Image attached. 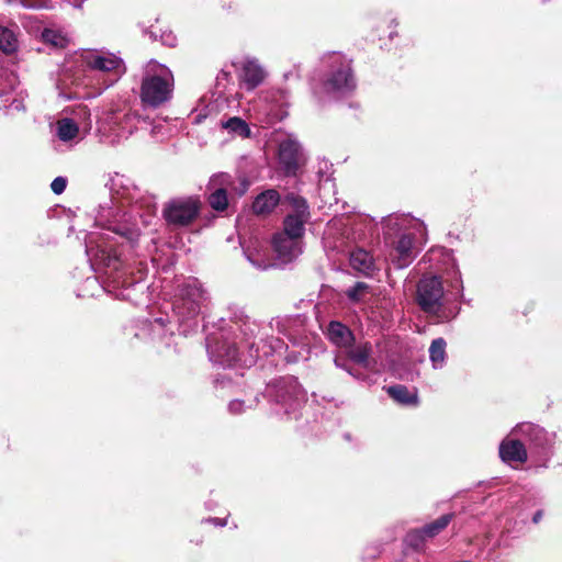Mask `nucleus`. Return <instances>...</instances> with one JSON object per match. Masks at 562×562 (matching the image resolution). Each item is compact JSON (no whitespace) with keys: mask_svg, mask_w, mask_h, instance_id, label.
I'll list each match as a JSON object with an SVG mask.
<instances>
[{"mask_svg":"<svg viewBox=\"0 0 562 562\" xmlns=\"http://www.w3.org/2000/svg\"><path fill=\"white\" fill-rule=\"evenodd\" d=\"M56 134L61 142H70L78 136L79 127L72 119L64 117L57 122Z\"/></svg>","mask_w":562,"mask_h":562,"instance_id":"obj_30","label":"nucleus"},{"mask_svg":"<svg viewBox=\"0 0 562 562\" xmlns=\"http://www.w3.org/2000/svg\"><path fill=\"white\" fill-rule=\"evenodd\" d=\"M249 182L245 178H235V184L233 186L232 193L241 196L248 190Z\"/></svg>","mask_w":562,"mask_h":562,"instance_id":"obj_41","label":"nucleus"},{"mask_svg":"<svg viewBox=\"0 0 562 562\" xmlns=\"http://www.w3.org/2000/svg\"><path fill=\"white\" fill-rule=\"evenodd\" d=\"M447 342L443 338L439 337L431 341L429 347V359L435 370L442 369L446 364Z\"/></svg>","mask_w":562,"mask_h":562,"instance_id":"obj_29","label":"nucleus"},{"mask_svg":"<svg viewBox=\"0 0 562 562\" xmlns=\"http://www.w3.org/2000/svg\"><path fill=\"white\" fill-rule=\"evenodd\" d=\"M387 394L397 403L403 405H416L418 403L417 392L411 391L407 386L397 384L387 387Z\"/></svg>","mask_w":562,"mask_h":562,"instance_id":"obj_28","label":"nucleus"},{"mask_svg":"<svg viewBox=\"0 0 562 562\" xmlns=\"http://www.w3.org/2000/svg\"><path fill=\"white\" fill-rule=\"evenodd\" d=\"M443 296L445 290L440 277L425 274L419 279L416 302L422 311L432 316L438 323L454 318L460 313V307H443Z\"/></svg>","mask_w":562,"mask_h":562,"instance_id":"obj_7","label":"nucleus"},{"mask_svg":"<svg viewBox=\"0 0 562 562\" xmlns=\"http://www.w3.org/2000/svg\"><path fill=\"white\" fill-rule=\"evenodd\" d=\"M286 201L290 203L292 210L285 216L283 231L280 233L301 240L305 231V224L310 218L308 204L304 198L293 193L286 196Z\"/></svg>","mask_w":562,"mask_h":562,"instance_id":"obj_14","label":"nucleus"},{"mask_svg":"<svg viewBox=\"0 0 562 562\" xmlns=\"http://www.w3.org/2000/svg\"><path fill=\"white\" fill-rule=\"evenodd\" d=\"M543 514H544L543 509L536 510V513L531 517L532 522L536 525L539 524L543 518Z\"/></svg>","mask_w":562,"mask_h":562,"instance_id":"obj_45","label":"nucleus"},{"mask_svg":"<svg viewBox=\"0 0 562 562\" xmlns=\"http://www.w3.org/2000/svg\"><path fill=\"white\" fill-rule=\"evenodd\" d=\"M418 225L414 220L404 214H392L383 218L384 240L398 237L403 232H414L413 226Z\"/></svg>","mask_w":562,"mask_h":562,"instance_id":"obj_20","label":"nucleus"},{"mask_svg":"<svg viewBox=\"0 0 562 562\" xmlns=\"http://www.w3.org/2000/svg\"><path fill=\"white\" fill-rule=\"evenodd\" d=\"M351 357V360L358 366L359 369L366 372L370 368V358L372 355V345L368 341L345 349Z\"/></svg>","mask_w":562,"mask_h":562,"instance_id":"obj_24","label":"nucleus"},{"mask_svg":"<svg viewBox=\"0 0 562 562\" xmlns=\"http://www.w3.org/2000/svg\"><path fill=\"white\" fill-rule=\"evenodd\" d=\"M453 514H445L430 524H427L419 529L412 530L407 535L408 543L414 548H418L427 539L439 535L451 522Z\"/></svg>","mask_w":562,"mask_h":562,"instance_id":"obj_15","label":"nucleus"},{"mask_svg":"<svg viewBox=\"0 0 562 562\" xmlns=\"http://www.w3.org/2000/svg\"><path fill=\"white\" fill-rule=\"evenodd\" d=\"M83 79L79 77H71L67 74L64 75L59 88V95L65 100L80 99L83 94L78 90L80 87H85Z\"/></svg>","mask_w":562,"mask_h":562,"instance_id":"obj_26","label":"nucleus"},{"mask_svg":"<svg viewBox=\"0 0 562 562\" xmlns=\"http://www.w3.org/2000/svg\"><path fill=\"white\" fill-rule=\"evenodd\" d=\"M369 289V285L364 282H357L351 288L347 289L346 295L351 302H360L363 293Z\"/></svg>","mask_w":562,"mask_h":562,"instance_id":"obj_39","label":"nucleus"},{"mask_svg":"<svg viewBox=\"0 0 562 562\" xmlns=\"http://www.w3.org/2000/svg\"><path fill=\"white\" fill-rule=\"evenodd\" d=\"M326 72L322 79V92L330 99H341L356 89L351 60L340 53H329L323 57Z\"/></svg>","mask_w":562,"mask_h":562,"instance_id":"obj_5","label":"nucleus"},{"mask_svg":"<svg viewBox=\"0 0 562 562\" xmlns=\"http://www.w3.org/2000/svg\"><path fill=\"white\" fill-rule=\"evenodd\" d=\"M201 201L195 196H178L164 204L162 218L172 229L190 226L199 216Z\"/></svg>","mask_w":562,"mask_h":562,"instance_id":"obj_10","label":"nucleus"},{"mask_svg":"<svg viewBox=\"0 0 562 562\" xmlns=\"http://www.w3.org/2000/svg\"><path fill=\"white\" fill-rule=\"evenodd\" d=\"M510 434L525 441L528 446L530 457L538 467L547 468L548 462L555 452L554 443L557 434L548 432L539 425L528 422L516 425Z\"/></svg>","mask_w":562,"mask_h":562,"instance_id":"obj_8","label":"nucleus"},{"mask_svg":"<svg viewBox=\"0 0 562 562\" xmlns=\"http://www.w3.org/2000/svg\"><path fill=\"white\" fill-rule=\"evenodd\" d=\"M42 37L46 43L56 47H64L66 44V37L54 30L45 29L42 33Z\"/></svg>","mask_w":562,"mask_h":562,"instance_id":"obj_37","label":"nucleus"},{"mask_svg":"<svg viewBox=\"0 0 562 562\" xmlns=\"http://www.w3.org/2000/svg\"><path fill=\"white\" fill-rule=\"evenodd\" d=\"M240 82L247 90H254L259 87L267 76L265 68L258 59L246 57L239 63Z\"/></svg>","mask_w":562,"mask_h":562,"instance_id":"obj_17","label":"nucleus"},{"mask_svg":"<svg viewBox=\"0 0 562 562\" xmlns=\"http://www.w3.org/2000/svg\"><path fill=\"white\" fill-rule=\"evenodd\" d=\"M499 457L507 464H522L528 460V449L519 437L505 438L499 443Z\"/></svg>","mask_w":562,"mask_h":562,"instance_id":"obj_16","label":"nucleus"},{"mask_svg":"<svg viewBox=\"0 0 562 562\" xmlns=\"http://www.w3.org/2000/svg\"><path fill=\"white\" fill-rule=\"evenodd\" d=\"M221 125L224 130L235 136L247 138L251 134L247 122L238 116L229 117L228 120L223 121Z\"/></svg>","mask_w":562,"mask_h":562,"instance_id":"obj_31","label":"nucleus"},{"mask_svg":"<svg viewBox=\"0 0 562 562\" xmlns=\"http://www.w3.org/2000/svg\"><path fill=\"white\" fill-rule=\"evenodd\" d=\"M149 122L150 124H142V128L149 130V134L151 137L162 140L168 136L166 127L161 123L156 122L150 117Z\"/></svg>","mask_w":562,"mask_h":562,"instance_id":"obj_36","label":"nucleus"},{"mask_svg":"<svg viewBox=\"0 0 562 562\" xmlns=\"http://www.w3.org/2000/svg\"><path fill=\"white\" fill-rule=\"evenodd\" d=\"M258 397L256 396L254 400L249 401V403L246 405L244 401L241 400H233L228 404V409L232 414H241L246 412L247 408H254L257 406Z\"/></svg>","mask_w":562,"mask_h":562,"instance_id":"obj_38","label":"nucleus"},{"mask_svg":"<svg viewBox=\"0 0 562 562\" xmlns=\"http://www.w3.org/2000/svg\"><path fill=\"white\" fill-rule=\"evenodd\" d=\"M307 157L300 142L288 136L280 140L278 146V169L286 177H296L305 166Z\"/></svg>","mask_w":562,"mask_h":562,"instance_id":"obj_11","label":"nucleus"},{"mask_svg":"<svg viewBox=\"0 0 562 562\" xmlns=\"http://www.w3.org/2000/svg\"><path fill=\"white\" fill-rule=\"evenodd\" d=\"M280 202V194L274 189H268L258 194L252 203V210L258 215L269 214Z\"/></svg>","mask_w":562,"mask_h":562,"instance_id":"obj_23","label":"nucleus"},{"mask_svg":"<svg viewBox=\"0 0 562 562\" xmlns=\"http://www.w3.org/2000/svg\"><path fill=\"white\" fill-rule=\"evenodd\" d=\"M18 41L13 31L8 27L0 26V50L12 53L16 49Z\"/></svg>","mask_w":562,"mask_h":562,"instance_id":"obj_33","label":"nucleus"},{"mask_svg":"<svg viewBox=\"0 0 562 562\" xmlns=\"http://www.w3.org/2000/svg\"><path fill=\"white\" fill-rule=\"evenodd\" d=\"M209 302V293L195 278H189L177 286L172 313L179 331L188 336L199 327V316Z\"/></svg>","mask_w":562,"mask_h":562,"instance_id":"obj_3","label":"nucleus"},{"mask_svg":"<svg viewBox=\"0 0 562 562\" xmlns=\"http://www.w3.org/2000/svg\"><path fill=\"white\" fill-rule=\"evenodd\" d=\"M81 60L88 70L100 75L101 91L112 87L126 72L123 58L110 50H86L81 54Z\"/></svg>","mask_w":562,"mask_h":562,"instance_id":"obj_9","label":"nucleus"},{"mask_svg":"<svg viewBox=\"0 0 562 562\" xmlns=\"http://www.w3.org/2000/svg\"><path fill=\"white\" fill-rule=\"evenodd\" d=\"M228 328L217 336L211 334L206 337V349L210 360L222 367L236 364L250 367L262 355L268 357L281 352L286 345L279 338L257 342L260 326L251 321L243 308H229Z\"/></svg>","mask_w":562,"mask_h":562,"instance_id":"obj_2","label":"nucleus"},{"mask_svg":"<svg viewBox=\"0 0 562 562\" xmlns=\"http://www.w3.org/2000/svg\"><path fill=\"white\" fill-rule=\"evenodd\" d=\"M159 30L157 27L150 26L148 30H145V34L148 35V37L151 41H158L159 40Z\"/></svg>","mask_w":562,"mask_h":562,"instance_id":"obj_44","label":"nucleus"},{"mask_svg":"<svg viewBox=\"0 0 562 562\" xmlns=\"http://www.w3.org/2000/svg\"><path fill=\"white\" fill-rule=\"evenodd\" d=\"M325 335L333 345L340 349L349 348L355 344V335L351 329L338 321L329 322Z\"/></svg>","mask_w":562,"mask_h":562,"instance_id":"obj_21","label":"nucleus"},{"mask_svg":"<svg viewBox=\"0 0 562 562\" xmlns=\"http://www.w3.org/2000/svg\"><path fill=\"white\" fill-rule=\"evenodd\" d=\"M159 41L162 45L175 47L177 45V36L169 30H159Z\"/></svg>","mask_w":562,"mask_h":562,"instance_id":"obj_40","label":"nucleus"},{"mask_svg":"<svg viewBox=\"0 0 562 562\" xmlns=\"http://www.w3.org/2000/svg\"><path fill=\"white\" fill-rule=\"evenodd\" d=\"M265 396L271 404L274 414L279 416L297 417V412L306 402V394L297 379L288 375L269 382Z\"/></svg>","mask_w":562,"mask_h":562,"instance_id":"obj_6","label":"nucleus"},{"mask_svg":"<svg viewBox=\"0 0 562 562\" xmlns=\"http://www.w3.org/2000/svg\"><path fill=\"white\" fill-rule=\"evenodd\" d=\"M387 258L396 269L407 268L417 257L415 232H403L398 237L385 240Z\"/></svg>","mask_w":562,"mask_h":562,"instance_id":"obj_12","label":"nucleus"},{"mask_svg":"<svg viewBox=\"0 0 562 562\" xmlns=\"http://www.w3.org/2000/svg\"><path fill=\"white\" fill-rule=\"evenodd\" d=\"M207 521L221 527H224L226 525V518H209Z\"/></svg>","mask_w":562,"mask_h":562,"instance_id":"obj_46","label":"nucleus"},{"mask_svg":"<svg viewBox=\"0 0 562 562\" xmlns=\"http://www.w3.org/2000/svg\"><path fill=\"white\" fill-rule=\"evenodd\" d=\"M212 193L209 196V203L212 209L216 211H224L228 205L227 194L222 189L211 190Z\"/></svg>","mask_w":562,"mask_h":562,"instance_id":"obj_35","label":"nucleus"},{"mask_svg":"<svg viewBox=\"0 0 562 562\" xmlns=\"http://www.w3.org/2000/svg\"><path fill=\"white\" fill-rule=\"evenodd\" d=\"M445 254H446L448 260H450L451 265H452L451 271L448 272V274L450 276L449 286H450L451 291H456V300H460L462 302L468 303V301L465 300L464 294H463V281L461 278V272L456 263V260L452 257V254L450 250H446Z\"/></svg>","mask_w":562,"mask_h":562,"instance_id":"obj_27","label":"nucleus"},{"mask_svg":"<svg viewBox=\"0 0 562 562\" xmlns=\"http://www.w3.org/2000/svg\"><path fill=\"white\" fill-rule=\"evenodd\" d=\"M272 246L278 258L283 262L292 261L302 252V240L290 237L286 234L276 233Z\"/></svg>","mask_w":562,"mask_h":562,"instance_id":"obj_19","label":"nucleus"},{"mask_svg":"<svg viewBox=\"0 0 562 562\" xmlns=\"http://www.w3.org/2000/svg\"><path fill=\"white\" fill-rule=\"evenodd\" d=\"M67 186V179L64 177H56L52 183L50 189L55 194H61Z\"/></svg>","mask_w":562,"mask_h":562,"instance_id":"obj_43","label":"nucleus"},{"mask_svg":"<svg viewBox=\"0 0 562 562\" xmlns=\"http://www.w3.org/2000/svg\"><path fill=\"white\" fill-rule=\"evenodd\" d=\"M235 184V178L226 172H220L213 175L209 181V190L222 189L226 193H232L233 186Z\"/></svg>","mask_w":562,"mask_h":562,"instance_id":"obj_32","label":"nucleus"},{"mask_svg":"<svg viewBox=\"0 0 562 562\" xmlns=\"http://www.w3.org/2000/svg\"><path fill=\"white\" fill-rule=\"evenodd\" d=\"M334 364L337 369L347 372L350 376L358 381H366L368 374L358 368V366L351 360V357L345 350L344 352H337L334 357Z\"/></svg>","mask_w":562,"mask_h":562,"instance_id":"obj_25","label":"nucleus"},{"mask_svg":"<svg viewBox=\"0 0 562 562\" xmlns=\"http://www.w3.org/2000/svg\"><path fill=\"white\" fill-rule=\"evenodd\" d=\"M3 90V95L0 99V111L3 110L4 115H12L14 112H23L25 110L24 103L20 99H12L9 104L7 102L9 101L7 97V91Z\"/></svg>","mask_w":562,"mask_h":562,"instance_id":"obj_34","label":"nucleus"},{"mask_svg":"<svg viewBox=\"0 0 562 562\" xmlns=\"http://www.w3.org/2000/svg\"><path fill=\"white\" fill-rule=\"evenodd\" d=\"M167 323H169L168 319L162 317L146 319L142 323L140 331L136 333L135 336L158 340L169 347L173 333L167 327Z\"/></svg>","mask_w":562,"mask_h":562,"instance_id":"obj_18","label":"nucleus"},{"mask_svg":"<svg viewBox=\"0 0 562 562\" xmlns=\"http://www.w3.org/2000/svg\"><path fill=\"white\" fill-rule=\"evenodd\" d=\"M112 196L101 203L95 215V225L101 232H91L86 238V254L95 276L85 281L82 296H94L105 291L121 300L134 301V292L144 289L143 262L132 261L126 252L137 247L140 228L135 213L143 217L156 210L154 196L143 192L124 175L111 179Z\"/></svg>","mask_w":562,"mask_h":562,"instance_id":"obj_1","label":"nucleus"},{"mask_svg":"<svg viewBox=\"0 0 562 562\" xmlns=\"http://www.w3.org/2000/svg\"><path fill=\"white\" fill-rule=\"evenodd\" d=\"M142 124H150L149 116H142L137 112H117L109 119V132L111 143L119 144L127 139L135 131L142 128Z\"/></svg>","mask_w":562,"mask_h":562,"instance_id":"obj_13","label":"nucleus"},{"mask_svg":"<svg viewBox=\"0 0 562 562\" xmlns=\"http://www.w3.org/2000/svg\"><path fill=\"white\" fill-rule=\"evenodd\" d=\"M349 262L353 270L366 277L372 276L375 271V265L372 255L362 248H357L351 251Z\"/></svg>","mask_w":562,"mask_h":562,"instance_id":"obj_22","label":"nucleus"},{"mask_svg":"<svg viewBox=\"0 0 562 562\" xmlns=\"http://www.w3.org/2000/svg\"><path fill=\"white\" fill-rule=\"evenodd\" d=\"M245 255L247 257V259L251 262L252 266H255L256 268L258 269H267L269 267V265L266 262V260L261 257H259V255H254L251 252H249L248 250H245Z\"/></svg>","mask_w":562,"mask_h":562,"instance_id":"obj_42","label":"nucleus"},{"mask_svg":"<svg viewBox=\"0 0 562 562\" xmlns=\"http://www.w3.org/2000/svg\"><path fill=\"white\" fill-rule=\"evenodd\" d=\"M172 71L164 64L150 59L143 69L139 99L144 108L158 109L167 104L173 94Z\"/></svg>","mask_w":562,"mask_h":562,"instance_id":"obj_4","label":"nucleus"}]
</instances>
